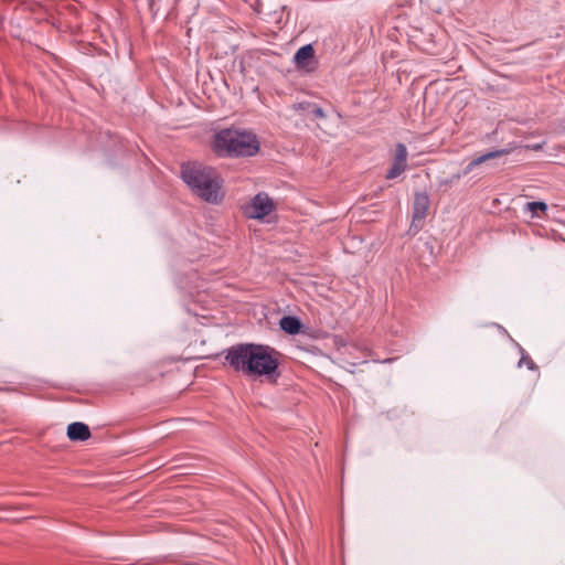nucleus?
Masks as SVG:
<instances>
[{
  "mask_svg": "<svg viewBox=\"0 0 565 565\" xmlns=\"http://www.w3.org/2000/svg\"><path fill=\"white\" fill-rule=\"evenodd\" d=\"M226 361L248 376H271L278 367V353L268 345L237 344L228 349Z\"/></svg>",
  "mask_w": 565,
  "mask_h": 565,
  "instance_id": "obj_1",
  "label": "nucleus"
},
{
  "mask_svg": "<svg viewBox=\"0 0 565 565\" xmlns=\"http://www.w3.org/2000/svg\"><path fill=\"white\" fill-rule=\"evenodd\" d=\"M211 148L222 158L252 157L258 152L259 141L248 130L225 128L214 134Z\"/></svg>",
  "mask_w": 565,
  "mask_h": 565,
  "instance_id": "obj_2",
  "label": "nucleus"
},
{
  "mask_svg": "<svg viewBox=\"0 0 565 565\" xmlns=\"http://www.w3.org/2000/svg\"><path fill=\"white\" fill-rule=\"evenodd\" d=\"M182 179L201 199L210 203L222 200V183L218 172L209 166L192 162L182 166Z\"/></svg>",
  "mask_w": 565,
  "mask_h": 565,
  "instance_id": "obj_3",
  "label": "nucleus"
},
{
  "mask_svg": "<svg viewBox=\"0 0 565 565\" xmlns=\"http://www.w3.org/2000/svg\"><path fill=\"white\" fill-rule=\"evenodd\" d=\"M275 210L273 199L264 192L256 194L244 206V214L254 220H264Z\"/></svg>",
  "mask_w": 565,
  "mask_h": 565,
  "instance_id": "obj_4",
  "label": "nucleus"
},
{
  "mask_svg": "<svg viewBox=\"0 0 565 565\" xmlns=\"http://www.w3.org/2000/svg\"><path fill=\"white\" fill-rule=\"evenodd\" d=\"M407 149L405 145L397 143L395 146V152L393 157V163L391 169L386 173V179L393 180L399 177L407 169Z\"/></svg>",
  "mask_w": 565,
  "mask_h": 565,
  "instance_id": "obj_5",
  "label": "nucleus"
},
{
  "mask_svg": "<svg viewBox=\"0 0 565 565\" xmlns=\"http://www.w3.org/2000/svg\"><path fill=\"white\" fill-rule=\"evenodd\" d=\"M294 61L297 68L311 72L315 70V50L311 44L301 46L295 54Z\"/></svg>",
  "mask_w": 565,
  "mask_h": 565,
  "instance_id": "obj_6",
  "label": "nucleus"
},
{
  "mask_svg": "<svg viewBox=\"0 0 565 565\" xmlns=\"http://www.w3.org/2000/svg\"><path fill=\"white\" fill-rule=\"evenodd\" d=\"M428 207H429L428 195L424 192L416 193L415 198H414L412 226H417L416 222H420L425 218Z\"/></svg>",
  "mask_w": 565,
  "mask_h": 565,
  "instance_id": "obj_7",
  "label": "nucleus"
},
{
  "mask_svg": "<svg viewBox=\"0 0 565 565\" xmlns=\"http://www.w3.org/2000/svg\"><path fill=\"white\" fill-rule=\"evenodd\" d=\"M67 437L71 440L84 441L90 437V431L87 425L76 422L68 425Z\"/></svg>",
  "mask_w": 565,
  "mask_h": 565,
  "instance_id": "obj_8",
  "label": "nucleus"
},
{
  "mask_svg": "<svg viewBox=\"0 0 565 565\" xmlns=\"http://www.w3.org/2000/svg\"><path fill=\"white\" fill-rule=\"evenodd\" d=\"M279 326L281 330L288 334H297L300 332L301 323L298 318L292 316H285L280 319Z\"/></svg>",
  "mask_w": 565,
  "mask_h": 565,
  "instance_id": "obj_9",
  "label": "nucleus"
},
{
  "mask_svg": "<svg viewBox=\"0 0 565 565\" xmlns=\"http://www.w3.org/2000/svg\"><path fill=\"white\" fill-rule=\"evenodd\" d=\"M509 153L508 150L505 149H502V150H495V151H490V152H487L476 159H473L466 168L465 170V174L469 173L470 171H472V169L479 164H481L482 162H486L487 160H490V159H493V158H497V157H501L503 154H507Z\"/></svg>",
  "mask_w": 565,
  "mask_h": 565,
  "instance_id": "obj_10",
  "label": "nucleus"
},
{
  "mask_svg": "<svg viewBox=\"0 0 565 565\" xmlns=\"http://www.w3.org/2000/svg\"><path fill=\"white\" fill-rule=\"evenodd\" d=\"M295 110L305 111L308 116L324 117L323 110L310 103H299L294 105Z\"/></svg>",
  "mask_w": 565,
  "mask_h": 565,
  "instance_id": "obj_11",
  "label": "nucleus"
},
{
  "mask_svg": "<svg viewBox=\"0 0 565 565\" xmlns=\"http://www.w3.org/2000/svg\"><path fill=\"white\" fill-rule=\"evenodd\" d=\"M525 210L529 211L532 216H539V211L545 212L547 210V205L544 202H527L525 204Z\"/></svg>",
  "mask_w": 565,
  "mask_h": 565,
  "instance_id": "obj_12",
  "label": "nucleus"
},
{
  "mask_svg": "<svg viewBox=\"0 0 565 565\" xmlns=\"http://www.w3.org/2000/svg\"><path fill=\"white\" fill-rule=\"evenodd\" d=\"M523 363H525L527 365L529 369H533L534 367V363L531 359H526V358H522L519 362V366H521Z\"/></svg>",
  "mask_w": 565,
  "mask_h": 565,
  "instance_id": "obj_13",
  "label": "nucleus"
}]
</instances>
